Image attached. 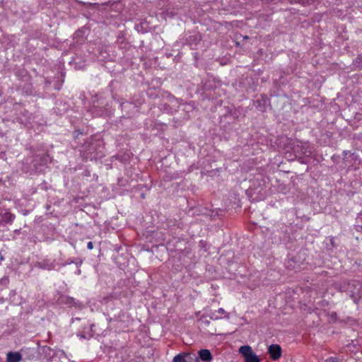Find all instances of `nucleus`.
Returning <instances> with one entry per match:
<instances>
[{"instance_id": "nucleus-8", "label": "nucleus", "mask_w": 362, "mask_h": 362, "mask_svg": "<svg viewBox=\"0 0 362 362\" xmlns=\"http://www.w3.org/2000/svg\"><path fill=\"white\" fill-rule=\"evenodd\" d=\"M216 313H220V314H223V315L224 314V315H225L224 317H226V318H227V319H228V318H229V314H228V313H227L224 310V309H223V308H219L217 311H216L215 313H212V314H211V319H212V320H218V319L222 318V317H219V316L216 315Z\"/></svg>"}, {"instance_id": "nucleus-21", "label": "nucleus", "mask_w": 362, "mask_h": 362, "mask_svg": "<svg viewBox=\"0 0 362 362\" xmlns=\"http://www.w3.org/2000/svg\"><path fill=\"white\" fill-rule=\"evenodd\" d=\"M300 2H302L303 4H304V0H301Z\"/></svg>"}, {"instance_id": "nucleus-1", "label": "nucleus", "mask_w": 362, "mask_h": 362, "mask_svg": "<svg viewBox=\"0 0 362 362\" xmlns=\"http://www.w3.org/2000/svg\"><path fill=\"white\" fill-rule=\"evenodd\" d=\"M239 352L245 358V362H260L259 357L253 352L252 348L248 345L242 346Z\"/></svg>"}, {"instance_id": "nucleus-20", "label": "nucleus", "mask_w": 362, "mask_h": 362, "mask_svg": "<svg viewBox=\"0 0 362 362\" xmlns=\"http://www.w3.org/2000/svg\"><path fill=\"white\" fill-rule=\"evenodd\" d=\"M81 338H85V336L84 335H81Z\"/></svg>"}, {"instance_id": "nucleus-12", "label": "nucleus", "mask_w": 362, "mask_h": 362, "mask_svg": "<svg viewBox=\"0 0 362 362\" xmlns=\"http://www.w3.org/2000/svg\"><path fill=\"white\" fill-rule=\"evenodd\" d=\"M94 148L93 144H92L89 146V148L87 150L86 158H89L90 159L95 158L96 156H93L92 149Z\"/></svg>"}, {"instance_id": "nucleus-13", "label": "nucleus", "mask_w": 362, "mask_h": 362, "mask_svg": "<svg viewBox=\"0 0 362 362\" xmlns=\"http://www.w3.org/2000/svg\"><path fill=\"white\" fill-rule=\"evenodd\" d=\"M75 262V259H72V258H69L68 259L66 262H59L60 264V267H65L68 264H74Z\"/></svg>"}, {"instance_id": "nucleus-7", "label": "nucleus", "mask_w": 362, "mask_h": 362, "mask_svg": "<svg viewBox=\"0 0 362 362\" xmlns=\"http://www.w3.org/2000/svg\"><path fill=\"white\" fill-rule=\"evenodd\" d=\"M22 359V356L18 352H8L7 354V362H19Z\"/></svg>"}, {"instance_id": "nucleus-15", "label": "nucleus", "mask_w": 362, "mask_h": 362, "mask_svg": "<svg viewBox=\"0 0 362 362\" xmlns=\"http://www.w3.org/2000/svg\"><path fill=\"white\" fill-rule=\"evenodd\" d=\"M339 360L338 358L337 357H330L327 359L325 360V362H339Z\"/></svg>"}, {"instance_id": "nucleus-17", "label": "nucleus", "mask_w": 362, "mask_h": 362, "mask_svg": "<svg viewBox=\"0 0 362 362\" xmlns=\"http://www.w3.org/2000/svg\"><path fill=\"white\" fill-rule=\"evenodd\" d=\"M87 247L88 250H92L93 248V244L92 242H88L87 244Z\"/></svg>"}, {"instance_id": "nucleus-5", "label": "nucleus", "mask_w": 362, "mask_h": 362, "mask_svg": "<svg viewBox=\"0 0 362 362\" xmlns=\"http://www.w3.org/2000/svg\"><path fill=\"white\" fill-rule=\"evenodd\" d=\"M270 357L274 360H278L281 356V349L278 344H272L268 349Z\"/></svg>"}, {"instance_id": "nucleus-14", "label": "nucleus", "mask_w": 362, "mask_h": 362, "mask_svg": "<svg viewBox=\"0 0 362 362\" xmlns=\"http://www.w3.org/2000/svg\"><path fill=\"white\" fill-rule=\"evenodd\" d=\"M355 64L359 68H362V56H358L355 60Z\"/></svg>"}, {"instance_id": "nucleus-19", "label": "nucleus", "mask_w": 362, "mask_h": 362, "mask_svg": "<svg viewBox=\"0 0 362 362\" xmlns=\"http://www.w3.org/2000/svg\"><path fill=\"white\" fill-rule=\"evenodd\" d=\"M81 274V270L80 269H78L77 271V274Z\"/></svg>"}, {"instance_id": "nucleus-4", "label": "nucleus", "mask_w": 362, "mask_h": 362, "mask_svg": "<svg viewBox=\"0 0 362 362\" xmlns=\"http://www.w3.org/2000/svg\"><path fill=\"white\" fill-rule=\"evenodd\" d=\"M293 151L296 157H301L303 155L310 153L308 145L302 142H297L293 146Z\"/></svg>"}, {"instance_id": "nucleus-3", "label": "nucleus", "mask_w": 362, "mask_h": 362, "mask_svg": "<svg viewBox=\"0 0 362 362\" xmlns=\"http://www.w3.org/2000/svg\"><path fill=\"white\" fill-rule=\"evenodd\" d=\"M173 362H199V358L194 354L184 353L176 355Z\"/></svg>"}, {"instance_id": "nucleus-6", "label": "nucleus", "mask_w": 362, "mask_h": 362, "mask_svg": "<svg viewBox=\"0 0 362 362\" xmlns=\"http://www.w3.org/2000/svg\"><path fill=\"white\" fill-rule=\"evenodd\" d=\"M199 356L204 362H209L212 360V355L208 349L200 350L199 351Z\"/></svg>"}, {"instance_id": "nucleus-10", "label": "nucleus", "mask_w": 362, "mask_h": 362, "mask_svg": "<svg viewBox=\"0 0 362 362\" xmlns=\"http://www.w3.org/2000/svg\"><path fill=\"white\" fill-rule=\"evenodd\" d=\"M355 226L358 232H362V214L357 216Z\"/></svg>"}, {"instance_id": "nucleus-11", "label": "nucleus", "mask_w": 362, "mask_h": 362, "mask_svg": "<svg viewBox=\"0 0 362 362\" xmlns=\"http://www.w3.org/2000/svg\"><path fill=\"white\" fill-rule=\"evenodd\" d=\"M9 283V279L8 277L4 276L0 279V290H2L4 288H6Z\"/></svg>"}, {"instance_id": "nucleus-16", "label": "nucleus", "mask_w": 362, "mask_h": 362, "mask_svg": "<svg viewBox=\"0 0 362 362\" xmlns=\"http://www.w3.org/2000/svg\"><path fill=\"white\" fill-rule=\"evenodd\" d=\"M66 303L69 304L70 305H75L76 303L74 302V299L73 298H68Z\"/></svg>"}, {"instance_id": "nucleus-9", "label": "nucleus", "mask_w": 362, "mask_h": 362, "mask_svg": "<svg viewBox=\"0 0 362 362\" xmlns=\"http://www.w3.org/2000/svg\"><path fill=\"white\" fill-rule=\"evenodd\" d=\"M14 219H15V215L11 213L6 212L3 215V220L6 223H12Z\"/></svg>"}, {"instance_id": "nucleus-18", "label": "nucleus", "mask_w": 362, "mask_h": 362, "mask_svg": "<svg viewBox=\"0 0 362 362\" xmlns=\"http://www.w3.org/2000/svg\"><path fill=\"white\" fill-rule=\"evenodd\" d=\"M83 263V261L81 259L79 260H75L74 264H76L78 267L81 266Z\"/></svg>"}, {"instance_id": "nucleus-2", "label": "nucleus", "mask_w": 362, "mask_h": 362, "mask_svg": "<svg viewBox=\"0 0 362 362\" xmlns=\"http://www.w3.org/2000/svg\"><path fill=\"white\" fill-rule=\"evenodd\" d=\"M36 266L45 270H54L60 267V264L56 259H43L36 263Z\"/></svg>"}]
</instances>
